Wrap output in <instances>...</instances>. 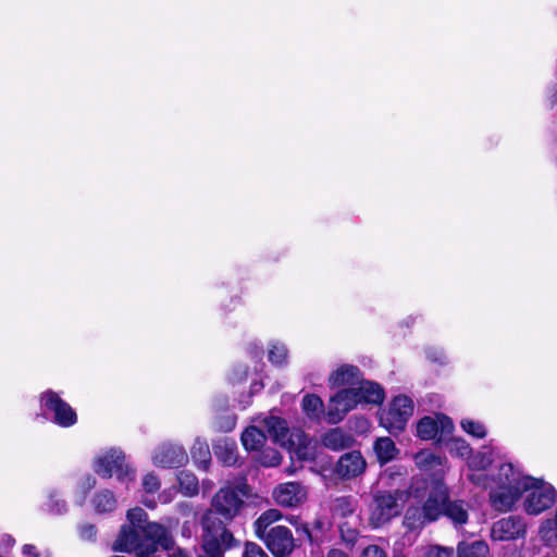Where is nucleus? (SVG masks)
<instances>
[{"instance_id":"1","label":"nucleus","mask_w":557,"mask_h":557,"mask_svg":"<svg viewBox=\"0 0 557 557\" xmlns=\"http://www.w3.org/2000/svg\"><path fill=\"white\" fill-rule=\"evenodd\" d=\"M442 516L455 527H461L468 522V505L463 500H451L448 487L443 481H436L421 506L411 505L407 508L404 525L410 531L422 529Z\"/></svg>"},{"instance_id":"2","label":"nucleus","mask_w":557,"mask_h":557,"mask_svg":"<svg viewBox=\"0 0 557 557\" xmlns=\"http://www.w3.org/2000/svg\"><path fill=\"white\" fill-rule=\"evenodd\" d=\"M401 473L385 471L379 484L388 488H374L371 491L372 500L369 505L370 521L377 528L399 516L407 498L406 484Z\"/></svg>"},{"instance_id":"3","label":"nucleus","mask_w":557,"mask_h":557,"mask_svg":"<svg viewBox=\"0 0 557 557\" xmlns=\"http://www.w3.org/2000/svg\"><path fill=\"white\" fill-rule=\"evenodd\" d=\"M159 546L168 550L174 546L173 537L164 525L153 523L146 527V533H141L137 528L123 524L112 544V549L135 553L138 557H151Z\"/></svg>"},{"instance_id":"4","label":"nucleus","mask_w":557,"mask_h":557,"mask_svg":"<svg viewBox=\"0 0 557 557\" xmlns=\"http://www.w3.org/2000/svg\"><path fill=\"white\" fill-rule=\"evenodd\" d=\"M201 527V544L197 557H225L226 550L239 544L225 522L211 512L202 516Z\"/></svg>"},{"instance_id":"5","label":"nucleus","mask_w":557,"mask_h":557,"mask_svg":"<svg viewBox=\"0 0 557 557\" xmlns=\"http://www.w3.org/2000/svg\"><path fill=\"white\" fill-rule=\"evenodd\" d=\"M94 470L104 479L112 478L115 474L122 483H128L135 479V471L125 461L124 453L116 448H111L103 455L98 456L94 461Z\"/></svg>"},{"instance_id":"6","label":"nucleus","mask_w":557,"mask_h":557,"mask_svg":"<svg viewBox=\"0 0 557 557\" xmlns=\"http://www.w3.org/2000/svg\"><path fill=\"white\" fill-rule=\"evenodd\" d=\"M40 407L44 417L59 426L70 428L77 421L75 410L52 389L41 394Z\"/></svg>"},{"instance_id":"7","label":"nucleus","mask_w":557,"mask_h":557,"mask_svg":"<svg viewBox=\"0 0 557 557\" xmlns=\"http://www.w3.org/2000/svg\"><path fill=\"white\" fill-rule=\"evenodd\" d=\"M246 493L243 487H222L212 498V509L208 512L213 513L216 518L221 516L224 521H232L244 505Z\"/></svg>"},{"instance_id":"8","label":"nucleus","mask_w":557,"mask_h":557,"mask_svg":"<svg viewBox=\"0 0 557 557\" xmlns=\"http://www.w3.org/2000/svg\"><path fill=\"white\" fill-rule=\"evenodd\" d=\"M413 413V401L405 395L396 396L386 412L380 417L381 425H383L391 434L400 433L409 418Z\"/></svg>"},{"instance_id":"9","label":"nucleus","mask_w":557,"mask_h":557,"mask_svg":"<svg viewBox=\"0 0 557 557\" xmlns=\"http://www.w3.org/2000/svg\"><path fill=\"white\" fill-rule=\"evenodd\" d=\"M256 536L273 557H289L297 546L293 532L285 525H275Z\"/></svg>"},{"instance_id":"10","label":"nucleus","mask_w":557,"mask_h":557,"mask_svg":"<svg viewBox=\"0 0 557 557\" xmlns=\"http://www.w3.org/2000/svg\"><path fill=\"white\" fill-rule=\"evenodd\" d=\"M453 431L454 423L445 414L423 417L417 424V435L424 441L436 440L437 443L445 442Z\"/></svg>"},{"instance_id":"11","label":"nucleus","mask_w":557,"mask_h":557,"mask_svg":"<svg viewBox=\"0 0 557 557\" xmlns=\"http://www.w3.org/2000/svg\"><path fill=\"white\" fill-rule=\"evenodd\" d=\"M541 481L534 479L529 483L530 493L524 502V509L529 515H540L552 507L556 500L557 493L552 485H540Z\"/></svg>"},{"instance_id":"12","label":"nucleus","mask_w":557,"mask_h":557,"mask_svg":"<svg viewBox=\"0 0 557 557\" xmlns=\"http://www.w3.org/2000/svg\"><path fill=\"white\" fill-rule=\"evenodd\" d=\"M358 404H360V398L356 397L352 386L338 391L330 400V407L326 412L327 422L335 424L342 421L345 414Z\"/></svg>"},{"instance_id":"13","label":"nucleus","mask_w":557,"mask_h":557,"mask_svg":"<svg viewBox=\"0 0 557 557\" xmlns=\"http://www.w3.org/2000/svg\"><path fill=\"white\" fill-rule=\"evenodd\" d=\"M367 468V461L358 450L343 454L334 467V474L342 480H350L361 475Z\"/></svg>"},{"instance_id":"14","label":"nucleus","mask_w":557,"mask_h":557,"mask_svg":"<svg viewBox=\"0 0 557 557\" xmlns=\"http://www.w3.org/2000/svg\"><path fill=\"white\" fill-rule=\"evenodd\" d=\"M152 459L158 467L178 468L187 462L188 456L182 445L163 443L154 450Z\"/></svg>"},{"instance_id":"15","label":"nucleus","mask_w":557,"mask_h":557,"mask_svg":"<svg viewBox=\"0 0 557 557\" xmlns=\"http://www.w3.org/2000/svg\"><path fill=\"white\" fill-rule=\"evenodd\" d=\"M525 523L518 516H509L496 521L492 527V537L495 541H509L523 536Z\"/></svg>"},{"instance_id":"16","label":"nucleus","mask_w":557,"mask_h":557,"mask_svg":"<svg viewBox=\"0 0 557 557\" xmlns=\"http://www.w3.org/2000/svg\"><path fill=\"white\" fill-rule=\"evenodd\" d=\"M528 490L516 487V485H498L497 488L492 490L490 493L491 504L498 511L510 510L522 493Z\"/></svg>"},{"instance_id":"17","label":"nucleus","mask_w":557,"mask_h":557,"mask_svg":"<svg viewBox=\"0 0 557 557\" xmlns=\"http://www.w3.org/2000/svg\"><path fill=\"white\" fill-rule=\"evenodd\" d=\"M414 462L421 471L434 476L436 482L441 481L440 479L445 473L447 459L429 449H423L414 455Z\"/></svg>"},{"instance_id":"18","label":"nucleus","mask_w":557,"mask_h":557,"mask_svg":"<svg viewBox=\"0 0 557 557\" xmlns=\"http://www.w3.org/2000/svg\"><path fill=\"white\" fill-rule=\"evenodd\" d=\"M356 397L360 398V404H382L385 397L384 389L380 384L367 381L360 375V381L354 385Z\"/></svg>"},{"instance_id":"19","label":"nucleus","mask_w":557,"mask_h":557,"mask_svg":"<svg viewBox=\"0 0 557 557\" xmlns=\"http://www.w3.org/2000/svg\"><path fill=\"white\" fill-rule=\"evenodd\" d=\"M275 500L285 507H295L301 503L305 492L300 484L288 482L280 485L273 493Z\"/></svg>"},{"instance_id":"20","label":"nucleus","mask_w":557,"mask_h":557,"mask_svg":"<svg viewBox=\"0 0 557 557\" xmlns=\"http://www.w3.org/2000/svg\"><path fill=\"white\" fill-rule=\"evenodd\" d=\"M321 443L327 449L339 451L352 447L355 438L341 428H334L322 435Z\"/></svg>"},{"instance_id":"21","label":"nucleus","mask_w":557,"mask_h":557,"mask_svg":"<svg viewBox=\"0 0 557 557\" xmlns=\"http://www.w3.org/2000/svg\"><path fill=\"white\" fill-rule=\"evenodd\" d=\"M362 372L352 364H343L329 377L331 387H341L345 385L354 386L360 381Z\"/></svg>"},{"instance_id":"22","label":"nucleus","mask_w":557,"mask_h":557,"mask_svg":"<svg viewBox=\"0 0 557 557\" xmlns=\"http://www.w3.org/2000/svg\"><path fill=\"white\" fill-rule=\"evenodd\" d=\"M213 453L224 466H235L237 462V444L234 440L222 437L213 442Z\"/></svg>"},{"instance_id":"23","label":"nucleus","mask_w":557,"mask_h":557,"mask_svg":"<svg viewBox=\"0 0 557 557\" xmlns=\"http://www.w3.org/2000/svg\"><path fill=\"white\" fill-rule=\"evenodd\" d=\"M496 480L498 485H516V487L529 488V483L533 482L534 478L522 476L511 463H503L498 469Z\"/></svg>"},{"instance_id":"24","label":"nucleus","mask_w":557,"mask_h":557,"mask_svg":"<svg viewBox=\"0 0 557 557\" xmlns=\"http://www.w3.org/2000/svg\"><path fill=\"white\" fill-rule=\"evenodd\" d=\"M264 428L272 438V441L281 446H284L289 441V429L287 422L278 417H269L265 418Z\"/></svg>"},{"instance_id":"25","label":"nucleus","mask_w":557,"mask_h":557,"mask_svg":"<svg viewBox=\"0 0 557 557\" xmlns=\"http://www.w3.org/2000/svg\"><path fill=\"white\" fill-rule=\"evenodd\" d=\"M301 408L304 413L311 421H320L324 414V404L322 399L315 394H307L301 400Z\"/></svg>"},{"instance_id":"26","label":"nucleus","mask_w":557,"mask_h":557,"mask_svg":"<svg viewBox=\"0 0 557 557\" xmlns=\"http://www.w3.org/2000/svg\"><path fill=\"white\" fill-rule=\"evenodd\" d=\"M265 441L264 431L255 425L248 426L242 434V443L247 450H259Z\"/></svg>"},{"instance_id":"27","label":"nucleus","mask_w":557,"mask_h":557,"mask_svg":"<svg viewBox=\"0 0 557 557\" xmlns=\"http://www.w3.org/2000/svg\"><path fill=\"white\" fill-rule=\"evenodd\" d=\"M488 545L483 541L460 542L457 546V557H488Z\"/></svg>"},{"instance_id":"28","label":"nucleus","mask_w":557,"mask_h":557,"mask_svg":"<svg viewBox=\"0 0 557 557\" xmlns=\"http://www.w3.org/2000/svg\"><path fill=\"white\" fill-rule=\"evenodd\" d=\"M116 498L109 490H102L95 494L92 505L97 513H109L116 508Z\"/></svg>"},{"instance_id":"29","label":"nucleus","mask_w":557,"mask_h":557,"mask_svg":"<svg viewBox=\"0 0 557 557\" xmlns=\"http://www.w3.org/2000/svg\"><path fill=\"white\" fill-rule=\"evenodd\" d=\"M373 448L377 460L382 465L393 460L397 453L395 443L389 437L377 438Z\"/></svg>"},{"instance_id":"30","label":"nucleus","mask_w":557,"mask_h":557,"mask_svg":"<svg viewBox=\"0 0 557 557\" xmlns=\"http://www.w3.org/2000/svg\"><path fill=\"white\" fill-rule=\"evenodd\" d=\"M282 518V513L278 509H269L262 512L259 518L253 522L255 534L259 535L262 532H267L272 529L274 522Z\"/></svg>"},{"instance_id":"31","label":"nucleus","mask_w":557,"mask_h":557,"mask_svg":"<svg viewBox=\"0 0 557 557\" xmlns=\"http://www.w3.org/2000/svg\"><path fill=\"white\" fill-rule=\"evenodd\" d=\"M190 453L195 462H197L203 469H207L211 460V453L207 441L197 438L194 442Z\"/></svg>"},{"instance_id":"32","label":"nucleus","mask_w":557,"mask_h":557,"mask_svg":"<svg viewBox=\"0 0 557 557\" xmlns=\"http://www.w3.org/2000/svg\"><path fill=\"white\" fill-rule=\"evenodd\" d=\"M126 519L128 521V523H126L127 525L137 528L138 530H140L141 533H146L147 525H151L154 523L148 521L147 512L140 507L129 509L126 513Z\"/></svg>"},{"instance_id":"33","label":"nucleus","mask_w":557,"mask_h":557,"mask_svg":"<svg viewBox=\"0 0 557 557\" xmlns=\"http://www.w3.org/2000/svg\"><path fill=\"white\" fill-rule=\"evenodd\" d=\"M180 486L182 492L187 496L197 495L199 492V485L197 478L188 472H182L178 476Z\"/></svg>"},{"instance_id":"34","label":"nucleus","mask_w":557,"mask_h":557,"mask_svg":"<svg viewBox=\"0 0 557 557\" xmlns=\"http://www.w3.org/2000/svg\"><path fill=\"white\" fill-rule=\"evenodd\" d=\"M269 360L275 366H283L287 361V348L284 344L273 343L269 349Z\"/></svg>"},{"instance_id":"35","label":"nucleus","mask_w":557,"mask_h":557,"mask_svg":"<svg viewBox=\"0 0 557 557\" xmlns=\"http://www.w3.org/2000/svg\"><path fill=\"white\" fill-rule=\"evenodd\" d=\"M48 497L47 508L50 513L63 515L67 511L66 502L60 497L57 491H51Z\"/></svg>"},{"instance_id":"36","label":"nucleus","mask_w":557,"mask_h":557,"mask_svg":"<svg viewBox=\"0 0 557 557\" xmlns=\"http://www.w3.org/2000/svg\"><path fill=\"white\" fill-rule=\"evenodd\" d=\"M236 425V417L231 413H222L214 418L213 428L219 432H231Z\"/></svg>"},{"instance_id":"37","label":"nucleus","mask_w":557,"mask_h":557,"mask_svg":"<svg viewBox=\"0 0 557 557\" xmlns=\"http://www.w3.org/2000/svg\"><path fill=\"white\" fill-rule=\"evenodd\" d=\"M461 428L465 432L472 435L476 438H483L486 435V429L484 424L479 421H473L470 419L461 420Z\"/></svg>"},{"instance_id":"38","label":"nucleus","mask_w":557,"mask_h":557,"mask_svg":"<svg viewBox=\"0 0 557 557\" xmlns=\"http://www.w3.org/2000/svg\"><path fill=\"white\" fill-rule=\"evenodd\" d=\"M333 510L336 516L345 518L354 512L355 506L349 497H339L335 500Z\"/></svg>"},{"instance_id":"39","label":"nucleus","mask_w":557,"mask_h":557,"mask_svg":"<svg viewBox=\"0 0 557 557\" xmlns=\"http://www.w3.org/2000/svg\"><path fill=\"white\" fill-rule=\"evenodd\" d=\"M77 529L81 540L86 542H96L98 530L95 524L84 522L78 524Z\"/></svg>"},{"instance_id":"40","label":"nucleus","mask_w":557,"mask_h":557,"mask_svg":"<svg viewBox=\"0 0 557 557\" xmlns=\"http://www.w3.org/2000/svg\"><path fill=\"white\" fill-rule=\"evenodd\" d=\"M341 540L346 545L347 548L351 549L358 540V531L351 528H345V525L339 527Z\"/></svg>"},{"instance_id":"41","label":"nucleus","mask_w":557,"mask_h":557,"mask_svg":"<svg viewBox=\"0 0 557 557\" xmlns=\"http://www.w3.org/2000/svg\"><path fill=\"white\" fill-rule=\"evenodd\" d=\"M282 456L277 450L269 449L262 453L260 461L265 467H275L281 463Z\"/></svg>"},{"instance_id":"42","label":"nucleus","mask_w":557,"mask_h":557,"mask_svg":"<svg viewBox=\"0 0 557 557\" xmlns=\"http://www.w3.org/2000/svg\"><path fill=\"white\" fill-rule=\"evenodd\" d=\"M242 557H269V555L259 544L246 542Z\"/></svg>"},{"instance_id":"43","label":"nucleus","mask_w":557,"mask_h":557,"mask_svg":"<svg viewBox=\"0 0 557 557\" xmlns=\"http://www.w3.org/2000/svg\"><path fill=\"white\" fill-rule=\"evenodd\" d=\"M161 486L160 480L153 473H148L143 479V488L146 493L153 494Z\"/></svg>"},{"instance_id":"44","label":"nucleus","mask_w":557,"mask_h":557,"mask_svg":"<svg viewBox=\"0 0 557 557\" xmlns=\"http://www.w3.org/2000/svg\"><path fill=\"white\" fill-rule=\"evenodd\" d=\"M423 557H454L453 548L442 546H430Z\"/></svg>"},{"instance_id":"45","label":"nucleus","mask_w":557,"mask_h":557,"mask_svg":"<svg viewBox=\"0 0 557 557\" xmlns=\"http://www.w3.org/2000/svg\"><path fill=\"white\" fill-rule=\"evenodd\" d=\"M359 557H387V554L379 545H369L362 549Z\"/></svg>"},{"instance_id":"46","label":"nucleus","mask_w":557,"mask_h":557,"mask_svg":"<svg viewBox=\"0 0 557 557\" xmlns=\"http://www.w3.org/2000/svg\"><path fill=\"white\" fill-rule=\"evenodd\" d=\"M425 354L431 361L443 363L445 360V354L441 348L430 347L425 350Z\"/></svg>"},{"instance_id":"47","label":"nucleus","mask_w":557,"mask_h":557,"mask_svg":"<svg viewBox=\"0 0 557 557\" xmlns=\"http://www.w3.org/2000/svg\"><path fill=\"white\" fill-rule=\"evenodd\" d=\"M454 444L458 451V455H460L461 457L468 456L470 454L471 448L466 441L458 438L454 441Z\"/></svg>"},{"instance_id":"48","label":"nucleus","mask_w":557,"mask_h":557,"mask_svg":"<svg viewBox=\"0 0 557 557\" xmlns=\"http://www.w3.org/2000/svg\"><path fill=\"white\" fill-rule=\"evenodd\" d=\"M22 554L25 557H39V553L37 550V547L33 544H25L22 547Z\"/></svg>"},{"instance_id":"49","label":"nucleus","mask_w":557,"mask_h":557,"mask_svg":"<svg viewBox=\"0 0 557 557\" xmlns=\"http://www.w3.org/2000/svg\"><path fill=\"white\" fill-rule=\"evenodd\" d=\"M325 557H350L348 553L341 548L332 547L327 550Z\"/></svg>"},{"instance_id":"50","label":"nucleus","mask_w":557,"mask_h":557,"mask_svg":"<svg viewBox=\"0 0 557 557\" xmlns=\"http://www.w3.org/2000/svg\"><path fill=\"white\" fill-rule=\"evenodd\" d=\"M297 531L304 533L311 544L314 543V539L307 523H301L300 527H297Z\"/></svg>"},{"instance_id":"51","label":"nucleus","mask_w":557,"mask_h":557,"mask_svg":"<svg viewBox=\"0 0 557 557\" xmlns=\"http://www.w3.org/2000/svg\"><path fill=\"white\" fill-rule=\"evenodd\" d=\"M248 368L246 366L240 367L238 371V377H232L234 382H240L247 377Z\"/></svg>"},{"instance_id":"52","label":"nucleus","mask_w":557,"mask_h":557,"mask_svg":"<svg viewBox=\"0 0 557 557\" xmlns=\"http://www.w3.org/2000/svg\"><path fill=\"white\" fill-rule=\"evenodd\" d=\"M96 486V479L91 475H87L86 478V482H85V487L87 490H91Z\"/></svg>"},{"instance_id":"53","label":"nucleus","mask_w":557,"mask_h":557,"mask_svg":"<svg viewBox=\"0 0 557 557\" xmlns=\"http://www.w3.org/2000/svg\"><path fill=\"white\" fill-rule=\"evenodd\" d=\"M143 504H144L146 507L150 508V509H154V508H156V506H157L156 500H153V499H147V498L143 500Z\"/></svg>"},{"instance_id":"54","label":"nucleus","mask_w":557,"mask_h":557,"mask_svg":"<svg viewBox=\"0 0 557 557\" xmlns=\"http://www.w3.org/2000/svg\"><path fill=\"white\" fill-rule=\"evenodd\" d=\"M171 557H189V556H188V554L186 552H184L183 549L178 548L175 552H173Z\"/></svg>"},{"instance_id":"55","label":"nucleus","mask_w":557,"mask_h":557,"mask_svg":"<svg viewBox=\"0 0 557 557\" xmlns=\"http://www.w3.org/2000/svg\"><path fill=\"white\" fill-rule=\"evenodd\" d=\"M480 463L483 468H485L487 465L491 463V459L483 456Z\"/></svg>"},{"instance_id":"56","label":"nucleus","mask_w":557,"mask_h":557,"mask_svg":"<svg viewBox=\"0 0 557 557\" xmlns=\"http://www.w3.org/2000/svg\"><path fill=\"white\" fill-rule=\"evenodd\" d=\"M262 383H259V382H255L252 385H251V388L252 391H259L260 388H262Z\"/></svg>"},{"instance_id":"57","label":"nucleus","mask_w":557,"mask_h":557,"mask_svg":"<svg viewBox=\"0 0 557 557\" xmlns=\"http://www.w3.org/2000/svg\"><path fill=\"white\" fill-rule=\"evenodd\" d=\"M322 525H323V523H322L321 521H319V520H317V521L314 522V527H315V528H318V529H321V528H322Z\"/></svg>"},{"instance_id":"58","label":"nucleus","mask_w":557,"mask_h":557,"mask_svg":"<svg viewBox=\"0 0 557 557\" xmlns=\"http://www.w3.org/2000/svg\"><path fill=\"white\" fill-rule=\"evenodd\" d=\"M393 557H406V556H405V555H403V554H396V555H394Z\"/></svg>"},{"instance_id":"59","label":"nucleus","mask_w":557,"mask_h":557,"mask_svg":"<svg viewBox=\"0 0 557 557\" xmlns=\"http://www.w3.org/2000/svg\"><path fill=\"white\" fill-rule=\"evenodd\" d=\"M556 101H557V96H556V97H555V99H554V102H556Z\"/></svg>"}]
</instances>
